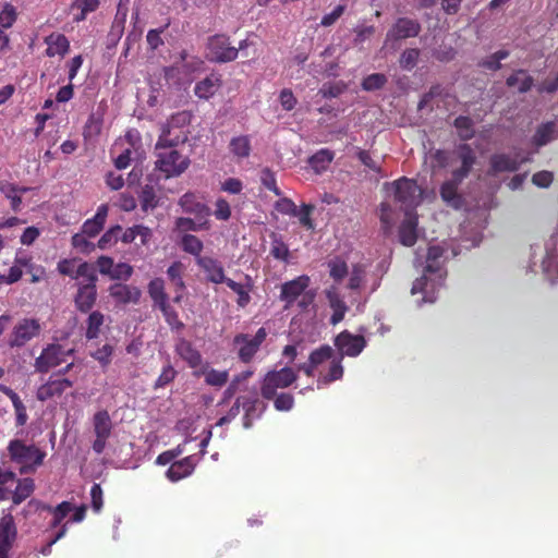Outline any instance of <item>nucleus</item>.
I'll return each instance as SVG.
<instances>
[{
  "label": "nucleus",
  "instance_id": "nucleus-1",
  "mask_svg": "<svg viewBox=\"0 0 558 558\" xmlns=\"http://www.w3.org/2000/svg\"><path fill=\"white\" fill-rule=\"evenodd\" d=\"M447 247L444 244L432 245L426 256V265L421 278H417L411 289L412 294L422 293L423 303H434L437 300L438 291L444 287L447 270L444 265L447 255Z\"/></svg>",
  "mask_w": 558,
  "mask_h": 558
},
{
  "label": "nucleus",
  "instance_id": "nucleus-2",
  "mask_svg": "<svg viewBox=\"0 0 558 558\" xmlns=\"http://www.w3.org/2000/svg\"><path fill=\"white\" fill-rule=\"evenodd\" d=\"M457 156L460 160V166L452 170L451 178L440 186L442 201L454 209H459L463 205V198L459 194L458 189L469 175L476 161V155L469 144H460L457 147Z\"/></svg>",
  "mask_w": 558,
  "mask_h": 558
},
{
  "label": "nucleus",
  "instance_id": "nucleus-3",
  "mask_svg": "<svg viewBox=\"0 0 558 558\" xmlns=\"http://www.w3.org/2000/svg\"><path fill=\"white\" fill-rule=\"evenodd\" d=\"M385 187L389 195H393L395 203L404 211V215L413 213L422 202V189L412 179L405 177L390 183Z\"/></svg>",
  "mask_w": 558,
  "mask_h": 558
},
{
  "label": "nucleus",
  "instance_id": "nucleus-4",
  "mask_svg": "<svg viewBox=\"0 0 558 558\" xmlns=\"http://www.w3.org/2000/svg\"><path fill=\"white\" fill-rule=\"evenodd\" d=\"M10 460L19 465L21 474L33 473L40 466L46 452L35 445H26L21 439H12L8 445Z\"/></svg>",
  "mask_w": 558,
  "mask_h": 558
},
{
  "label": "nucleus",
  "instance_id": "nucleus-5",
  "mask_svg": "<svg viewBox=\"0 0 558 558\" xmlns=\"http://www.w3.org/2000/svg\"><path fill=\"white\" fill-rule=\"evenodd\" d=\"M191 112L183 110L172 114L166 123L161 125V133L156 143V148L174 147L187 140L183 129L191 123Z\"/></svg>",
  "mask_w": 558,
  "mask_h": 558
},
{
  "label": "nucleus",
  "instance_id": "nucleus-6",
  "mask_svg": "<svg viewBox=\"0 0 558 558\" xmlns=\"http://www.w3.org/2000/svg\"><path fill=\"white\" fill-rule=\"evenodd\" d=\"M266 337L267 331L264 327H260L254 336L248 333L235 335L232 340V347L239 360L245 364L252 362Z\"/></svg>",
  "mask_w": 558,
  "mask_h": 558
},
{
  "label": "nucleus",
  "instance_id": "nucleus-7",
  "mask_svg": "<svg viewBox=\"0 0 558 558\" xmlns=\"http://www.w3.org/2000/svg\"><path fill=\"white\" fill-rule=\"evenodd\" d=\"M422 27L416 20L409 17H399L386 34L383 49L396 51L399 48V41L402 39L416 37Z\"/></svg>",
  "mask_w": 558,
  "mask_h": 558
},
{
  "label": "nucleus",
  "instance_id": "nucleus-8",
  "mask_svg": "<svg viewBox=\"0 0 558 558\" xmlns=\"http://www.w3.org/2000/svg\"><path fill=\"white\" fill-rule=\"evenodd\" d=\"M161 148L156 149L157 160L156 168L163 172L167 178L178 177L183 173L190 166V159L180 155L175 149Z\"/></svg>",
  "mask_w": 558,
  "mask_h": 558
},
{
  "label": "nucleus",
  "instance_id": "nucleus-9",
  "mask_svg": "<svg viewBox=\"0 0 558 558\" xmlns=\"http://www.w3.org/2000/svg\"><path fill=\"white\" fill-rule=\"evenodd\" d=\"M298 376L295 372L290 367H282L279 371H270L268 372L260 387V392L263 398L265 399H274L277 392V389H283L289 387L292 383L296 380Z\"/></svg>",
  "mask_w": 558,
  "mask_h": 558
},
{
  "label": "nucleus",
  "instance_id": "nucleus-10",
  "mask_svg": "<svg viewBox=\"0 0 558 558\" xmlns=\"http://www.w3.org/2000/svg\"><path fill=\"white\" fill-rule=\"evenodd\" d=\"M73 349H64L59 343L48 344L41 354L35 360V369L38 373H47L51 368L59 366L66 361V356L72 355Z\"/></svg>",
  "mask_w": 558,
  "mask_h": 558
},
{
  "label": "nucleus",
  "instance_id": "nucleus-11",
  "mask_svg": "<svg viewBox=\"0 0 558 558\" xmlns=\"http://www.w3.org/2000/svg\"><path fill=\"white\" fill-rule=\"evenodd\" d=\"M208 57L211 61L225 63L238 58V49L230 46L229 38L225 35H215L208 39Z\"/></svg>",
  "mask_w": 558,
  "mask_h": 558
},
{
  "label": "nucleus",
  "instance_id": "nucleus-12",
  "mask_svg": "<svg viewBox=\"0 0 558 558\" xmlns=\"http://www.w3.org/2000/svg\"><path fill=\"white\" fill-rule=\"evenodd\" d=\"M94 433L96 439L93 442V450L100 454L104 452L107 439L111 435L112 422L106 410L98 411L93 417Z\"/></svg>",
  "mask_w": 558,
  "mask_h": 558
},
{
  "label": "nucleus",
  "instance_id": "nucleus-13",
  "mask_svg": "<svg viewBox=\"0 0 558 558\" xmlns=\"http://www.w3.org/2000/svg\"><path fill=\"white\" fill-rule=\"evenodd\" d=\"M39 331L38 320L24 318L14 326L8 344L10 348H21L36 337Z\"/></svg>",
  "mask_w": 558,
  "mask_h": 558
},
{
  "label": "nucleus",
  "instance_id": "nucleus-14",
  "mask_svg": "<svg viewBox=\"0 0 558 558\" xmlns=\"http://www.w3.org/2000/svg\"><path fill=\"white\" fill-rule=\"evenodd\" d=\"M367 341L362 335H353L348 330L340 332L335 338V347L338 349L340 356L355 357L366 347Z\"/></svg>",
  "mask_w": 558,
  "mask_h": 558
},
{
  "label": "nucleus",
  "instance_id": "nucleus-15",
  "mask_svg": "<svg viewBox=\"0 0 558 558\" xmlns=\"http://www.w3.org/2000/svg\"><path fill=\"white\" fill-rule=\"evenodd\" d=\"M16 536L17 529L10 508L0 520V558H8Z\"/></svg>",
  "mask_w": 558,
  "mask_h": 558
},
{
  "label": "nucleus",
  "instance_id": "nucleus-16",
  "mask_svg": "<svg viewBox=\"0 0 558 558\" xmlns=\"http://www.w3.org/2000/svg\"><path fill=\"white\" fill-rule=\"evenodd\" d=\"M529 160V157L523 158L520 154H494L489 159V173L514 172L523 162Z\"/></svg>",
  "mask_w": 558,
  "mask_h": 558
},
{
  "label": "nucleus",
  "instance_id": "nucleus-17",
  "mask_svg": "<svg viewBox=\"0 0 558 558\" xmlns=\"http://www.w3.org/2000/svg\"><path fill=\"white\" fill-rule=\"evenodd\" d=\"M310 277L302 275L293 280L284 282L281 286L280 300L286 302V308L292 306V304L302 295V293L305 292L310 286Z\"/></svg>",
  "mask_w": 558,
  "mask_h": 558
},
{
  "label": "nucleus",
  "instance_id": "nucleus-18",
  "mask_svg": "<svg viewBox=\"0 0 558 558\" xmlns=\"http://www.w3.org/2000/svg\"><path fill=\"white\" fill-rule=\"evenodd\" d=\"M73 386V381L68 378H50L47 383L38 387L36 398L39 401H47L54 397H61L65 390Z\"/></svg>",
  "mask_w": 558,
  "mask_h": 558
},
{
  "label": "nucleus",
  "instance_id": "nucleus-19",
  "mask_svg": "<svg viewBox=\"0 0 558 558\" xmlns=\"http://www.w3.org/2000/svg\"><path fill=\"white\" fill-rule=\"evenodd\" d=\"M109 294L117 304H137L140 302L142 292L135 286L124 283H113L109 287Z\"/></svg>",
  "mask_w": 558,
  "mask_h": 558
},
{
  "label": "nucleus",
  "instance_id": "nucleus-20",
  "mask_svg": "<svg viewBox=\"0 0 558 558\" xmlns=\"http://www.w3.org/2000/svg\"><path fill=\"white\" fill-rule=\"evenodd\" d=\"M47 510L49 512H52L53 520L51 522V526L56 527L58 526L61 521L71 512L73 511V506L69 501H62L60 505H58L56 508H51L50 506H47L39 500L32 499L28 501L26 506V512L31 511H41Z\"/></svg>",
  "mask_w": 558,
  "mask_h": 558
},
{
  "label": "nucleus",
  "instance_id": "nucleus-21",
  "mask_svg": "<svg viewBox=\"0 0 558 558\" xmlns=\"http://www.w3.org/2000/svg\"><path fill=\"white\" fill-rule=\"evenodd\" d=\"M558 138V119L546 121L537 125L531 138V144L536 148L546 146Z\"/></svg>",
  "mask_w": 558,
  "mask_h": 558
},
{
  "label": "nucleus",
  "instance_id": "nucleus-22",
  "mask_svg": "<svg viewBox=\"0 0 558 558\" xmlns=\"http://www.w3.org/2000/svg\"><path fill=\"white\" fill-rule=\"evenodd\" d=\"M77 292L74 298L76 308L82 313H88L94 307L97 300L96 284H84L77 281Z\"/></svg>",
  "mask_w": 558,
  "mask_h": 558
},
{
  "label": "nucleus",
  "instance_id": "nucleus-23",
  "mask_svg": "<svg viewBox=\"0 0 558 558\" xmlns=\"http://www.w3.org/2000/svg\"><path fill=\"white\" fill-rule=\"evenodd\" d=\"M179 205L186 214L194 215L197 220L206 219L210 216V208L198 201L194 193H185L179 199Z\"/></svg>",
  "mask_w": 558,
  "mask_h": 558
},
{
  "label": "nucleus",
  "instance_id": "nucleus-24",
  "mask_svg": "<svg viewBox=\"0 0 558 558\" xmlns=\"http://www.w3.org/2000/svg\"><path fill=\"white\" fill-rule=\"evenodd\" d=\"M196 264L206 275V279L213 283H226L229 278L225 276L221 263L213 257L204 256L197 258Z\"/></svg>",
  "mask_w": 558,
  "mask_h": 558
},
{
  "label": "nucleus",
  "instance_id": "nucleus-25",
  "mask_svg": "<svg viewBox=\"0 0 558 558\" xmlns=\"http://www.w3.org/2000/svg\"><path fill=\"white\" fill-rule=\"evenodd\" d=\"M198 461L197 454L185 457L180 461L173 462L167 470L166 475L171 482H178L192 474Z\"/></svg>",
  "mask_w": 558,
  "mask_h": 558
},
{
  "label": "nucleus",
  "instance_id": "nucleus-26",
  "mask_svg": "<svg viewBox=\"0 0 558 558\" xmlns=\"http://www.w3.org/2000/svg\"><path fill=\"white\" fill-rule=\"evenodd\" d=\"M123 0H120V3H122ZM126 15L128 11L126 9H122L121 4H119L117 14L114 16V20L111 24L110 31L107 35L106 39V46L108 49H112L117 46V44L120 41L123 33H124V26L126 22Z\"/></svg>",
  "mask_w": 558,
  "mask_h": 558
},
{
  "label": "nucleus",
  "instance_id": "nucleus-27",
  "mask_svg": "<svg viewBox=\"0 0 558 558\" xmlns=\"http://www.w3.org/2000/svg\"><path fill=\"white\" fill-rule=\"evenodd\" d=\"M109 207L107 204H101L93 218L87 219L82 226V232L88 238H95L104 229L107 220Z\"/></svg>",
  "mask_w": 558,
  "mask_h": 558
},
{
  "label": "nucleus",
  "instance_id": "nucleus-28",
  "mask_svg": "<svg viewBox=\"0 0 558 558\" xmlns=\"http://www.w3.org/2000/svg\"><path fill=\"white\" fill-rule=\"evenodd\" d=\"M175 352L192 368H196L202 364V354L193 347L189 340L184 338H180L177 341Z\"/></svg>",
  "mask_w": 558,
  "mask_h": 558
},
{
  "label": "nucleus",
  "instance_id": "nucleus-29",
  "mask_svg": "<svg viewBox=\"0 0 558 558\" xmlns=\"http://www.w3.org/2000/svg\"><path fill=\"white\" fill-rule=\"evenodd\" d=\"M242 408L245 412L243 417V426L245 428H250L252 426V422L255 418L260 417L263 412L266 410L267 405L260 401L257 397L253 398H243L241 400Z\"/></svg>",
  "mask_w": 558,
  "mask_h": 558
},
{
  "label": "nucleus",
  "instance_id": "nucleus-30",
  "mask_svg": "<svg viewBox=\"0 0 558 558\" xmlns=\"http://www.w3.org/2000/svg\"><path fill=\"white\" fill-rule=\"evenodd\" d=\"M400 242L405 246H413L417 240V218L413 213L405 215L399 227Z\"/></svg>",
  "mask_w": 558,
  "mask_h": 558
},
{
  "label": "nucleus",
  "instance_id": "nucleus-31",
  "mask_svg": "<svg viewBox=\"0 0 558 558\" xmlns=\"http://www.w3.org/2000/svg\"><path fill=\"white\" fill-rule=\"evenodd\" d=\"M210 227L208 218L202 220H194L189 217H178L174 221L173 233L177 234L178 238L183 234H190V231H203L208 230Z\"/></svg>",
  "mask_w": 558,
  "mask_h": 558
},
{
  "label": "nucleus",
  "instance_id": "nucleus-32",
  "mask_svg": "<svg viewBox=\"0 0 558 558\" xmlns=\"http://www.w3.org/2000/svg\"><path fill=\"white\" fill-rule=\"evenodd\" d=\"M47 45L46 56L52 58L54 56L64 57L70 50V41L59 33H52L45 38Z\"/></svg>",
  "mask_w": 558,
  "mask_h": 558
},
{
  "label": "nucleus",
  "instance_id": "nucleus-33",
  "mask_svg": "<svg viewBox=\"0 0 558 558\" xmlns=\"http://www.w3.org/2000/svg\"><path fill=\"white\" fill-rule=\"evenodd\" d=\"M220 85V77L216 74H210L195 85L194 93L201 99H209L216 94Z\"/></svg>",
  "mask_w": 558,
  "mask_h": 558
},
{
  "label": "nucleus",
  "instance_id": "nucleus-34",
  "mask_svg": "<svg viewBox=\"0 0 558 558\" xmlns=\"http://www.w3.org/2000/svg\"><path fill=\"white\" fill-rule=\"evenodd\" d=\"M335 158V153L328 148H322L308 158V165L316 174L325 172Z\"/></svg>",
  "mask_w": 558,
  "mask_h": 558
},
{
  "label": "nucleus",
  "instance_id": "nucleus-35",
  "mask_svg": "<svg viewBox=\"0 0 558 558\" xmlns=\"http://www.w3.org/2000/svg\"><path fill=\"white\" fill-rule=\"evenodd\" d=\"M180 247L187 254H191L195 256V258L203 257L201 255L204 244L201 239H198L194 234H183L182 236L178 238Z\"/></svg>",
  "mask_w": 558,
  "mask_h": 558
},
{
  "label": "nucleus",
  "instance_id": "nucleus-36",
  "mask_svg": "<svg viewBox=\"0 0 558 558\" xmlns=\"http://www.w3.org/2000/svg\"><path fill=\"white\" fill-rule=\"evenodd\" d=\"M34 489V480L29 477L19 480L15 490L11 493L13 505L17 506L22 504L33 494Z\"/></svg>",
  "mask_w": 558,
  "mask_h": 558
},
{
  "label": "nucleus",
  "instance_id": "nucleus-37",
  "mask_svg": "<svg viewBox=\"0 0 558 558\" xmlns=\"http://www.w3.org/2000/svg\"><path fill=\"white\" fill-rule=\"evenodd\" d=\"M105 323V315L99 311H93L89 313L86 319V331L85 337L88 340H93L99 337L100 328Z\"/></svg>",
  "mask_w": 558,
  "mask_h": 558
},
{
  "label": "nucleus",
  "instance_id": "nucleus-38",
  "mask_svg": "<svg viewBox=\"0 0 558 558\" xmlns=\"http://www.w3.org/2000/svg\"><path fill=\"white\" fill-rule=\"evenodd\" d=\"M229 149L238 159H243L251 154V140L246 135L235 136L230 141Z\"/></svg>",
  "mask_w": 558,
  "mask_h": 558
},
{
  "label": "nucleus",
  "instance_id": "nucleus-39",
  "mask_svg": "<svg viewBox=\"0 0 558 558\" xmlns=\"http://www.w3.org/2000/svg\"><path fill=\"white\" fill-rule=\"evenodd\" d=\"M509 87H517L520 93H525L531 89L533 78L525 71L519 70L507 78Z\"/></svg>",
  "mask_w": 558,
  "mask_h": 558
},
{
  "label": "nucleus",
  "instance_id": "nucleus-40",
  "mask_svg": "<svg viewBox=\"0 0 558 558\" xmlns=\"http://www.w3.org/2000/svg\"><path fill=\"white\" fill-rule=\"evenodd\" d=\"M148 293L157 307L168 302V295L165 292V283L161 278H155L149 282Z\"/></svg>",
  "mask_w": 558,
  "mask_h": 558
},
{
  "label": "nucleus",
  "instance_id": "nucleus-41",
  "mask_svg": "<svg viewBox=\"0 0 558 558\" xmlns=\"http://www.w3.org/2000/svg\"><path fill=\"white\" fill-rule=\"evenodd\" d=\"M202 374L204 375L205 383L208 386L216 387V388H221L229 380V372L228 371H218L215 368L205 367L202 371Z\"/></svg>",
  "mask_w": 558,
  "mask_h": 558
},
{
  "label": "nucleus",
  "instance_id": "nucleus-42",
  "mask_svg": "<svg viewBox=\"0 0 558 558\" xmlns=\"http://www.w3.org/2000/svg\"><path fill=\"white\" fill-rule=\"evenodd\" d=\"M329 268V276L335 280V282H341L348 275L349 268L344 259L341 257H333L327 263Z\"/></svg>",
  "mask_w": 558,
  "mask_h": 558
},
{
  "label": "nucleus",
  "instance_id": "nucleus-43",
  "mask_svg": "<svg viewBox=\"0 0 558 558\" xmlns=\"http://www.w3.org/2000/svg\"><path fill=\"white\" fill-rule=\"evenodd\" d=\"M75 279L76 280L82 279L81 281H83L84 284H96L98 277H97L96 269H95L94 265H92L87 262H82L76 267Z\"/></svg>",
  "mask_w": 558,
  "mask_h": 558
},
{
  "label": "nucleus",
  "instance_id": "nucleus-44",
  "mask_svg": "<svg viewBox=\"0 0 558 558\" xmlns=\"http://www.w3.org/2000/svg\"><path fill=\"white\" fill-rule=\"evenodd\" d=\"M99 5L98 0H75L72 4L73 10L80 11L74 15L75 22H82L86 19L87 14L97 10Z\"/></svg>",
  "mask_w": 558,
  "mask_h": 558
},
{
  "label": "nucleus",
  "instance_id": "nucleus-45",
  "mask_svg": "<svg viewBox=\"0 0 558 558\" xmlns=\"http://www.w3.org/2000/svg\"><path fill=\"white\" fill-rule=\"evenodd\" d=\"M341 356L338 360H333L330 364L329 372L326 376L319 377L317 380V388H322L331 381L342 378L343 367L341 364Z\"/></svg>",
  "mask_w": 558,
  "mask_h": 558
},
{
  "label": "nucleus",
  "instance_id": "nucleus-46",
  "mask_svg": "<svg viewBox=\"0 0 558 558\" xmlns=\"http://www.w3.org/2000/svg\"><path fill=\"white\" fill-rule=\"evenodd\" d=\"M121 232H122L121 226L116 225V226L111 227L98 240L97 246L100 250H107V248L113 246L120 239Z\"/></svg>",
  "mask_w": 558,
  "mask_h": 558
},
{
  "label": "nucleus",
  "instance_id": "nucleus-47",
  "mask_svg": "<svg viewBox=\"0 0 558 558\" xmlns=\"http://www.w3.org/2000/svg\"><path fill=\"white\" fill-rule=\"evenodd\" d=\"M270 254L274 258L284 262L289 257V248L277 233L271 234Z\"/></svg>",
  "mask_w": 558,
  "mask_h": 558
},
{
  "label": "nucleus",
  "instance_id": "nucleus-48",
  "mask_svg": "<svg viewBox=\"0 0 558 558\" xmlns=\"http://www.w3.org/2000/svg\"><path fill=\"white\" fill-rule=\"evenodd\" d=\"M348 276V288L353 291L360 290L366 277L365 267L360 264L353 265Z\"/></svg>",
  "mask_w": 558,
  "mask_h": 558
},
{
  "label": "nucleus",
  "instance_id": "nucleus-49",
  "mask_svg": "<svg viewBox=\"0 0 558 558\" xmlns=\"http://www.w3.org/2000/svg\"><path fill=\"white\" fill-rule=\"evenodd\" d=\"M454 126L461 140H470L474 135L473 121L469 117L460 116L454 120Z\"/></svg>",
  "mask_w": 558,
  "mask_h": 558
},
{
  "label": "nucleus",
  "instance_id": "nucleus-50",
  "mask_svg": "<svg viewBox=\"0 0 558 558\" xmlns=\"http://www.w3.org/2000/svg\"><path fill=\"white\" fill-rule=\"evenodd\" d=\"M388 82V78L383 73H374L367 75L363 82H362V88L366 92H374L383 88L386 83Z\"/></svg>",
  "mask_w": 558,
  "mask_h": 558
},
{
  "label": "nucleus",
  "instance_id": "nucleus-51",
  "mask_svg": "<svg viewBox=\"0 0 558 558\" xmlns=\"http://www.w3.org/2000/svg\"><path fill=\"white\" fill-rule=\"evenodd\" d=\"M433 160L435 161V166L439 168H446L453 166L456 162H460L457 156V149L452 153L447 150H436L433 155Z\"/></svg>",
  "mask_w": 558,
  "mask_h": 558
},
{
  "label": "nucleus",
  "instance_id": "nucleus-52",
  "mask_svg": "<svg viewBox=\"0 0 558 558\" xmlns=\"http://www.w3.org/2000/svg\"><path fill=\"white\" fill-rule=\"evenodd\" d=\"M168 325L175 330H180L184 327V324L179 319L177 311L167 302L165 305L158 307Z\"/></svg>",
  "mask_w": 558,
  "mask_h": 558
},
{
  "label": "nucleus",
  "instance_id": "nucleus-53",
  "mask_svg": "<svg viewBox=\"0 0 558 558\" xmlns=\"http://www.w3.org/2000/svg\"><path fill=\"white\" fill-rule=\"evenodd\" d=\"M420 50L416 48L405 49L400 56V66L403 70L411 71L417 64Z\"/></svg>",
  "mask_w": 558,
  "mask_h": 558
},
{
  "label": "nucleus",
  "instance_id": "nucleus-54",
  "mask_svg": "<svg viewBox=\"0 0 558 558\" xmlns=\"http://www.w3.org/2000/svg\"><path fill=\"white\" fill-rule=\"evenodd\" d=\"M509 57V51L501 49L484 59L480 64L490 71H497L501 68L500 61Z\"/></svg>",
  "mask_w": 558,
  "mask_h": 558
},
{
  "label": "nucleus",
  "instance_id": "nucleus-55",
  "mask_svg": "<svg viewBox=\"0 0 558 558\" xmlns=\"http://www.w3.org/2000/svg\"><path fill=\"white\" fill-rule=\"evenodd\" d=\"M226 284L234 292L238 294V300H236V303L240 307H244L246 306L250 301H251V296H250V293H248V290L245 289V287L239 282H235L234 280L232 279H228V281L226 282Z\"/></svg>",
  "mask_w": 558,
  "mask_h": 558
},
{
  "label": "nucleus",
  "instance_id": "nucleus-56",
  "mask_svg": "<svg viewBox=\"0 0 558 558\" xmlns=\"http://www.w3.org/2000/svg\"><path fill=\"white\" fill-rule=\"evenodd\" d=\"M14 481L15 474L13 472L0 469V500H5L10 497L11 490L8 485H12Z\"/></svg>",
  "mask_w": 558,
  "mask_h": 558
},
{
  "label": "nucleus",
  "instance_id": "nucleus-57",
  "mask_svg": "<svg viewBox=\"0 0 558 558\" xmlns=\"http://www.w3.org/2000/svg\"><path fill=\"white\" fill-rule=\"evenodd\" d=\"M170 25V22L168 21L163 26L156 29H149L146 35V40L151 50L158 49L160 46L163 45V40L161 38V34L168 28Z\"/></svg>",
  "mask_w": 558,
  "mask_h": 558
},
{
  "label": "nucleus",
  "instance_id": "nucleus-58",
  "mask_svg": "<svg viewBox=\"0 0 558 558\" xmlns=\"http://www.w3.org/2000/svg\"><path fill=\"white\" fill-rule=\"evenodd\" d=\"M260 182L267 190L274 192L277 196H281V191L277 186L276 175L269 168L262 170Z\"/></svg>",
  "mask_w": 558,
  "mask_h": 558
},
{
  "label": "nucleus",
  "instance_id": "nucleus-59",
  "mask_svg": "<svg viewBox=\"0 0 558 558\" xmlns=\"http://www.w3.org/2000/svg\"><path fill=\"white\" fill-rule=\"evenodd\" d=\"M333 350L329 345H323L319 349L313 351L310 355V361L313 363L316 367L324 363L327 360H330L332 357Z\"/></svg>",
  "mask_w": 558,
  "mask_h": 558
},
{
  "label": "nucleus",
  "instance_id": "nucleus-60",
  "mask_svg": "<svg viewBox=\"0 0 558 558\" xmlns=\"http://www.w3.org/2000/svg\"><path fill=\"white\" fill-rule=\"evenodd\" d=\"M87 238L88 236L86 234H84L82 231H81V233H75L72 236V245H73V247H75L76 250H78L80 252H82L84 254H88L92 251H94L95 244L89 242L87 240Z\"/></svg>",
  "mask_w": 558,
  "mask_h": 558
},
{
  "label": "nucleus",
  "instance_id": "nucleus-61",
  "mask_svg": "<svg viewBox=\"0 0 558 558\" xmlns=\"http://www.w3.org/2000/svg\"><path fill=\"white\" fill-rule=\"evenodd\" d=\"M326 298L332 311L348 308L336 286H331L326 290Z\"/></svg>",
  "mask_w": 558,
  "mask_h": 558
},
{
  "label": "nucleus",
  "instance_id": "nucleus-62",
  "mask_svg": "<svg viewBox=\"0 0 558 558\" xmlns=\"http://www.w3.org/2000/svg\"><path fill=\"white\" fill-rule=\"evenodd\" d=\"M275 208L277 211H279L282 215H289V216H296L298 215V207L288 197H281L275 203Z\"/></svg>",
  "mask_w": 558,
  "mask_h": 558
},
{
  "label": "nucleus",
  "instance_id": "nucleus-63",
  "mask_svg": "<svg viewBox=\"0 0 558 558\" xmlns=\"http://www.w3.org/2000/svg\"><path fill=\"white\" fill-rule=\"evenodd\" d=\"M175 374L177 372L174 371V368L170 364H168L162 368L161 374L156 379L154 388L159 389L167 386L174 379Z\"/></svg>",
  "mask_w": 558,
  "mask_h": 558
},
{
  "label": "nucleus",
  "instance_id": "nucleus-64",
  "mask_svg": "<svg viewBox=\"0 0 558 558\" xmlns=\"http://www.w3.org/2000/svg\"><path fill=\"white\" fill-rule=\"evenodd\" d=\"M133 274V268L126 263H119L113 266L110 278L113 280H128Z\"/></svg>",
  "mask_w": 558,
  "mask_h": 558
}]
</instances>
